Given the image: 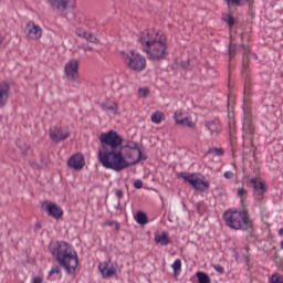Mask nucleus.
<instances>
[{"instance_id": "22", "label": "nucleus", "mask_w": 283, "mask_h": 283, "mask_svg": "<svg viewBox=\"0 0 283 283\" xmlns=\"http://www.w3.org/2000/svg\"><path fill=\"white\" fill-rule=\"evenodd\" d=\"M150 118H151V123H155L156 125H159V123H160L161 120H165V113L157 111V112H155V113L151 115Z\"/></svg>"}, {"instance_id": "47", "label": "nucleus", "mask_w": 283, "mask_h": 283, "mask_svg": "<svg viewBox=\"0 0 283 283\" xmlns=\"http://www.w3.org/2000/svg\"><path fill=\"white\" fill-rule=\"evenodd\" d=\"M85 50V52H87V50H88V52H92V48H86V49H84Z\"/></svg>"}, {"instance_id": "15", "label": "nucleus", "mask_w": 283, "mask_h": 283, "mask_svg": "<svg viewBox=\"0 0 283 283\" xmlns=\"http://www.w3.org/2000/svg\"><path fill=\"white\" fill-rule=\"evenodd\" d=\"M10 98V85L8 83L0 84V109L4 105H8V99Z\"/></svg>"}, {"instance_id": "42", "label": "nucleus", "mask_w": 283, "mask_h": 283, "mask_svg": "<svg viewBox=\"0 0 283 283\" xmlns=\"http://www.w3.org/2000/svg\"><path fill=\"white\" fill-rule=\"evenodd\" d=\"M214 269L218 273H224V268H222V265H217Z\"/></svg>"}, {"instance_id": "26", "label": "nucleus", "mask_w": 283, "mask_h": 283, "mask_svg": "<svg viewBox=\"0 0 283 283\" xmlns=\"http://www.w3.org/2000/svg\"><path fill=\"white\" fill-rule=\"evenodd\" d=\"M197 277L199 283H211V279L205 272H197Z\"/></svg>"}, {"instance_id": "46", "label": "nucleus", "mask_w": 283, "mask_h": 283, "mask_svg": "<svg viewBox=\"0 0 283 283\" xmlns=\"http://www.w3.org/2000/svg\"><path fill=\"white\" fill-rule=\"evenodd\" d=\"M3 43V35H0V45Z\"/></svg>"}, {"instance_id": "11", "label": "nucleus", "mask_w": 283, "mask_h": 283, "mask_svg": "<svg viewBox=\"0 0 283 283\" xmlns=\"http://www.w3.org/2000/svg\"><path fill=\"white\" fill-rule=\"evenodd\" d=\"M42 209H45L48 216L55 218V220H61V218H63V209L56 203L45 201L42 203Z\"/></svg>"}, {"instance_id": "29", "label": "nucleus", "mask_w": 283, "mask_h": 283, "mask_svg": "<svg viewBox=\"0 0 283 283\" xmlns=\"http://www.w3.org/2000/svg\"><path fill=\"white\" fill-rule=\"evenodd\" d=\"M172 269L175 275H178V273H180V270L182 269V261H180V259H177L172 264Z\"/></svg>"}, {"instance_id": "32", "label": "nucleus", "mask_w": 283, "mask_h": 283, "mask_svg": "<svg viewBox=\"0 0 283 283\" xmlns=\"http://www.w3.org/2000/svg\"><path fill=\"white\" fill-rule=\"evenodd\" d=\"M237 193H238L239 198H241V202H244V199L242 197L247 196V193H248L247 189L239 188Z\"/></svg>"}, {"instance_id": "41", "label": "nucleus", "mask_w": 283, "mask_h": 283, "mask_svg": "<svg viewBox=\"0 0 283 283\" xmlns=\"http://www.w3.org/2000/svg\"><path fill=\"white\" fill-rule=\"evenodd\" d=\"M32 283H43V277L42 276H35L33 279V282Z\"/></svg>"}, {"instance_id": "17", "label": "nucleus", "mask_w": 283, "mask_h": 283, "mask_svg": "<svg viewBox=\"0 0 283 283\" xmlns=\"http://www.w3.org/2000/svg\"><path fill=\"white\" fill-rule=\"evenodd\" d=\"M98 270L101 271L103 277H112V275H116V268L113 265L109 268L107 262L101 263Z\"/></svg>"}, {"instance_id": "21", "label": "nucleus", "mask_w": 283, "mask_h": 283, "mask_svg": "<svg viewBox=\"0 0 283 283\" xmlns=\"http://www.w3.org/2000/svg\"><path fill=\"white\" fill-rule=\"evenodd\" d=\"M103 109L105 112H109L111 114H114V116H118V103L112 102L111 104H103Z\"/></svg>"}, {"instance_id": "49", "label": "nucleus", "mask_w": 283, "mask_h": 283, "mask_svg": "<svg viewBox=\"0 0 283 283\" xmlns=\"http://www.w3.org/2000/svg\"><path fill=\"white\" fill-rule=\"evenodd\" d=\"M243 39V34H241V40Z\"/></svg>"}, {"instance_id": "7", "label": "nucleus", "mask_w": 283, "mask_h": 283, "mask_svg": "<svg viewBox=\"0 0 283 283\" xmlns=\"http://www.w3.org/2000/svg\"><path fill=\"white\" fill-rule=\"evenodd\" d=\"M80 61L76 59L70 60L64 66V74L67 81L74 83L78 81V65Z\"/></svg>"}, {"instance_id": "3", "label": "nucleus", "mask_w": 283, "mask_h": 283, "mask_svg": "<svg viewBox=\"0 0 283 283\" xmlns=\"http://www.w3.org/2000/svg\"><path fill=\"white\" fill-rule=\"evenodd\" d=\"M49 249L60 266H63L67 273H76L78 255L76 254V251L72 249V245H69L67 242L56 241L51 243Z\"/></svg>"}, {"instance_id": "2", "label": "nucleus", "mask_w": 283, "mask_h": 283, "mask_svg": "<svg viewBox=\"0 0 283 283\" xmlns=\"http://www.w3.org/2000/svg\"><path fill=\"white\" fill-rule=\"evenodd\" d=\"M138 43L148 61L160 63L167 59V35L163 31L146 29L138 34Z\"/></svg>"}, {"instance_id": "36", "label": "nucleus", "mask_w": 283, "mask_h": 283, "mask_svg": "<svg viewBox=\"0 0 283 283\" xmlns=\"http://www.w3.org/2000/svg\"><path fill=\"white\" fill-rule=\"evenodd\" d=\"M184 118L185 117H182V112L175 113V120H176L177 125H178V119L184 120Z\"/></svg>"}, {"instance_id": "28", "label": "nucleus", "mask_w": 283, "mask_h": 283, "mask_svg": "<svg viewBox=\"0 0 283 283\" xmlns=\"http://www.w3.org/2000/svg\"><path fill=\"white\" fill-rule=\"evenodd\" d=\"M222 21L228 23L229 28H233V25H235V20L232 18L231 14H223Z\"/></svg>"}, {"instance_id": "45", "label": "nucleus", "mask_w": 283, "mask_h": 283, "mask_svg": "<svg viewBox=\"0 0 283 283\" xmlns=\"http://www.w3.org/2000/svg\"><path fill=\"white\" fill-rule=\"evenodd\" d=\"M279 235H283V228L279 230Z\"/></svg>"}, {"instance_id": "39", "label": "nucleus", "mask_w": 283, "mask_h": 283, "mask_svg": "<svg viewBox=\"0 0 283 283\" xmlns=\"http://www.w3.org/2000/svg\"><path fill=\"white\" fill-rule=\"evenodd\" d=\"M223 176H224V178H227V180H231V178H233V176H235V175L231 171H226Z\"/></svg>"}, {"instance_id": "20", "label": "nucleus", "mask_w": 283, "mask_h": 283, "mask_svg": "<svg viewBox=\"0 0 283 283\" xmlns=\"http://www.w3.org/2000/svg\"><path fill=\"white\" fill-rule=\"evenodd\" d=\"M155 242H157V244H161V247H167V244H171V240L167 235V232H163L161 234H156Z\"/></svg>"}, {"instance_id": "6", "label": "nucleus", "mask_w": 283, "mask_h": 283, "mask_svg": "<svg viewBox=\"0 0 283 283\" xmlns=\"http://www.w3.org/2000/svg\"><path fill=\"white\" fill-rule=\"evenodd\" d=\"M179 178L189 182L196 191H207L209 189V181H205L193 174L180 172Z\"/></svg>"}, {"instance_id": "24", "label": "nucleus", "mask_w": 283, "mask_h": 283, "mask_svg": "<svg viewBox=\"0 0 283 283\" xmlns=\"http://www.w3.org/2000/svg\"><path fill=\"white\" fill-rule=\"evenodd\" d=\"M228 6H244V3H249L250 8L253 3V0H226Z\"/></svg>"}, {"instance_id": "37", "label": "nucleus", "mask_w": 283, "mask_h": 283, "mask_svg": "<svg viewBox=\"0 0 283 283\" xmlns=\"http://www.w3.org/2000/svg\"><path fill=\"white\" fill-rule=\"evenodd\" d=\"M186 127H189V129H193V132H196V129H197L196 123L192 122L191 119L188 122V124L186 125Z\"/></svg>"}, {"instance_id": "5", "label": "nucleus", "mask_w": 283, "mask_h": 283, "mask_svg": "<svg viewBox=\"0 0 283 283\" xmlns=\"http://www.w3.org/2000/svg\"><path fill=\"white\" fill-rule=\"evenodd\" d=\"M122 56L126 67L132 72H143L147 67V59L134 50L122 52Z\"/></svg>"}, {"instance_id": "34", "label": "nucleus", "mask_w": 283, "mask_h": 283, "mask_svg": "<svg viewBox=\"0 0 283 283\" xmlns=\"http://www.w3.org/2000/svg\"><path fill=\"white\" fill-rule=\"evenodd\" d=\"M178 120V125H182L184 127H187V124L189 123V117H184V119H177Z\"/></svg>"}, {"instance_id": "38", "label": "nucleus", "mask_w": 283, "mask_h": 283, "mask_svg": "<svg viewBox=\"0 0 283 283\" xmlns=\"http://www.w3.org/2000/svg\"><path fill=\"white\" fill-rule=\"evenodd\" d=\"M134 187H135V189H143V180L137 179V180L134 182Z\"/></svg>"}, {"instance_id": "8", "label": "nucleus", "mask_w": 283, "mask_h": 283, "mask_svg": "<svg viewBox=\"0 0 283 283\" xmlns=\"http://www.w3.org/2000/svg\"><path fill=\"white\" fill-rule=\"evenodd\" d=\"M24 34L30 41H39L43 36V29L36 23L30 21L27 23Z\"/></svg>"}, {"instance_id": "1", "label": "nucleus", "mask_w": 283, "mask_h": 283, "mask_svg": "<svg viewBox=\"0 0 283 283\" xmlns=\"http://www.w3.org/2000/svg\"><path fill=\"white\" fill-rule=\"evenodd\" d=\"M98 160L105 169L123 171L130 165L146 160L138 143L128 140L123 144V137L114 132L102 133L99 136Z\"/></svg>"}, {"instance_id": "23", "label": "nucleus", "mask_w": 283, "mask_h": 283, "mask_svg": "<svg viewBox=\"0 0 283 283\" xmlns=\"http://www.w3.org/2000/svg\"><path fill=\"white\" fill-rule=\"evenodd\" d=\"M135 220L138 224H147L149 222L147 214L143 211L137 212Z\"/></svg>"}, {"instance_id": "43", "label": "nucleus", "mask_w": 283, "mask_h": 283, "mask_svg": "<svg viewBox=\"0 0 283 283\" xmlns=\"http://www.w3.org/2000/svg\"><path fill=\"white\" fill-rule=\"evenodd\" d=\"M117 198H123V190H116Z\"/></svg>"}, {"instance_id": "40", "label": "nucleus", "mask_w": 283, "mask_h": 283, "mask_svg": "<svg viewBox=\"0 0 283 283\" xmlns=\"http://www.w3.org/2000/svg\"><path fill=\"white\" fill-rule=\"evenodd\" d=\"M189 61L181 62V67H184V70H189Z\"/></svg>"}, {"instance_id": "27", "label": "nucleus", "mask_w": 283, "mask_h": 283, "mask_svg": "<svg viewBox=\"0 0 283 283\" xmlns=\"http://www.w3.org/2000/svg\"><path fill=\"white\" fill-rule=\"evenodd\" d=\"M209 154H214V156H224V149L212 147L206 153V156H209Z\"/></svg>"}, {"instance_id": "19", "label": "nucleus", "mask_w": 283, "mask_h": 283, "mask_svg": "<svg viewBox=\"0 0 283 283\" xmlns=\"http://www.w3.org/2000/svg\"><path fill=\"white\" fill-rule=\"evenodd\" d=\"M17 147L20 149L22 156H30V154H32V147L30 146V144L21 139L17 140Z\"/></svg>"}, {"instance_id": "13", "label": "nucleus", "mask_w": 283, "mask_h": 283, "mask_svg": "<svg viewBox=\"0 0 283 283\" xmlns=\"http://www.w3.org/2000/svg\"><path fill=\"white\" fill-rule=\"evenodd\" d=\"M67 165L71 169H74L75 171H81V169L85 167V157L83 156V154L77 153L69 159Z\"/></svg>"}, {"instance_id": "33", "label": "nucleus", "mask_w": 283, "mask_h": 283, "mask_svg": "<svg viewBox=\"0 0 283 283\" xmlns=\"http://www.w3.org/2000/svg\"><path fill=\"white\" fill-rule=\"evenodd\" d=\"M106 224L108 227H114L115 226V231H120V223H118L116 221H108V222H106Z\"/></svg>"}, {"instance_id": "14", "label": "nucleus", "mask_w": 283, "mask_h": 283, "mask_svg": "<svg viewBox=\"0 0 283 283\" xmlns=\"http://www.w3.org/2000/svg\"><path fill=\"white\" fill-rule=\"evenodd\" d=\"M205 127L210 133V136H218L222 132V125H220V120L217 118L206 120Z\"/></svg>"}, {"instance_id": "10", "label": "nucleus", "mask_w": 283, "mask_h": 283, "mask_svg": "<svg viewBox=\"0 0 283 283\" xmlns=\"http://www.w3.org/2000/svg\"><path fill=\"white\" fill-rule=\"evenodd\" d=\"M49 134L53 143H61V140H67L70 138V129L65 127L50 128Z\"/></svg>"}, {"instance_id": "48", "label": "nucleus", "mask_w": 283, "mask_h": 283, "mask_svg": "<svg viewBox=\"0 0 283 283\" xmlns=\"http://www.w3.org/2000/svg\"><path fill=\"white\" fill-rule=\"evenodd\" d=\"M281 249H283V240L281 241Z\"/></svg>"}, {"instance_id": "30", "label": "nucleus", "mask_w": 283, "mask_h": 283, "mask_svg": "<svg viewBox=\"0 0 283 283\" xmlns=\"http://www.w3.org/2000/svg\"><path fill=\"white\" fill-rule=\"evenodd\" d=\"M148 95H149V88L144 87L138 90V96H140V98H147Z\"/></svg>"}, {"instance_id": "18", "label": "nucleus", "mask_w": 283, "mask_h": 283, "mask_svg": "<svg viewBox=\"0 0 283 283\" xmlns=\"http://www.w3.org/2000/svg\"><path fill=\"white\" fill-rule=\"evenodd\" d=\"M241 48L243 50L242 53V67L243 70H247L249 67V55L251 54V46L248 44L242 43Z\"/></svg>"}, {"instance_id": "31", "label": "nucleus", "mask_w": 283, "mask_h": 283, "mask_svg": "<svg viewBox=\"0 0 283 283\" xmlns=\"http://www.w3.org/2000/svg\"><path fill=\"white\" fill-rule=\"evenodd\" d=\"M271 283H283V279L279 274H273L271 277Z\"/></svg>"}, {"instance_id": "12", "label": "nucleus", "mask_w": 283, "mask_h": 283, "mask_svg": "<svg viewBox=\"0 0 283 283\" xmlns=\"http://www.w3.org/2000/svg\"><path fill=\"white\" fill-rule=\"evenodd\" d=\"M250 185H252L255 196H264V193L269 191V187H266V182H264V180L260 177L250 179Z\"/></svg>"}, {"instance_id": "44", "label": "nucleus", "mask_w": 283, "mask_h": 283, "mask_svg": "<svg viewBox=\"0 0 283 283\" xmlns=\"http://www.w3.org/2000/svg\"><path fill=\"white\" fill-rule=\"evenodd\" d=\"M41 228H42L41 223L38 222V223L35 224V229L39 230V229H41Z\"/></svg>"}, {"instance_id": "35", "label": "nucleus", "mask_w": 283, "mask_h": 283, "mask_svg": "<svg viewBox=\"0 0 283 283\" xmlns=\"http://www.w3.org/2000/svg\"><path fill=\"white\" fill-rule=\"evenodd\" d=\"M55 273H61V268L59 265H55L54 268H52V270L49 272V275L52 276Z\"/></svg>"}, {"instance_id": "9", "label": "nucleus", "mask_w": 283, "mask_h": 283, "mask_svg": "<svg viewBox=\"0 0 283 283\" xmlns=\"http://www.w3.org/2000/svg\"><path fill=\"white\" fill-rule=\"evenodd\" d=\"M46 3L52 8V10L66 12L70 8H74L76 0H46Z\"/></svg>"}, {"instance_id": "16", "label": "nucleus", "mask_w": 283, "mask_h": 283, "mask_svg": "<svg viewBox=\"0 0 283 283\" xmlns=\"http://www.w3.org/2000/svg\"><path fill=\"white\" fill-rule=\"evenodd\" d=\"M76 36L80 39H84L88 43H98V38L94 35L93 33L85 31L84 29L77 28L75 31Z\"/></svg>"}, {"instance_id": "25", "label": "nucleus", "mask_w": 283, "mask_h": 283, "mask_svg": "<svg viewBox=\"0 0 283 283\" xmlns=\"http://www.w3.org/2000/svg\"><path fill=\"white\" fill-rule=\"evenodd\" d=\"M235 54H238V44L230 42L229 44V61L235 59Z\"/></svg>"}, {"instance_id": "4", "label": "nucleus", "mask_w": 283, "mask_h": 283, "mask_svg": "<svg viewBox=\"0 0 283 283\" xmlns=\"http://www.w3.org/2000/svg\"><path fill=\"white\" fill-rule=\"evenodd\" d=\"M223 220L230 229L249 231L253 233V222L249 220V212L244 211H227L223 214Z\"/></svg>"}]
</instances>
